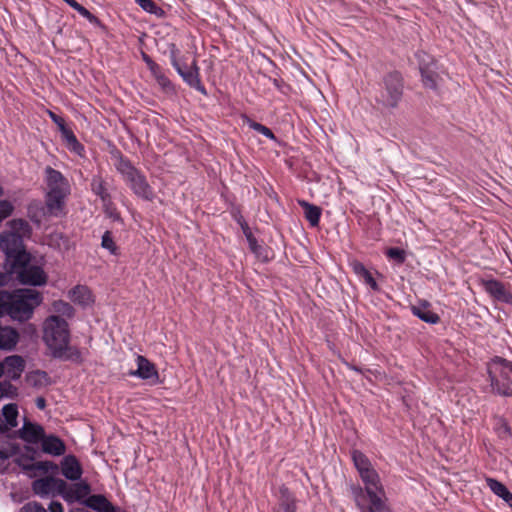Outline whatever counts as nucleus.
<instances>
[{
  "instance_id": "nucleus-1",
  "label": "nucleus",
  "mask_w": 512,
  "mask_h": 512,
  "mask_svg": "<svg viewBox=\"0 0 512 512\" xmlns=\"http://www.w3.org/2000/svg\"><path fill=\"white\" fill-rule=\"evenodd\" d=\"M364 486L349 483L348 490L360 512H394L378 472L372 468L360 474Z\"/></svg>"
},
{
  "instance_id": "nucleus-2",
  "label": "nucleus",
  "mask_w": 512,
  "mask_h": 512,
  "mask_svg": "<svg viewBox=\"0 0 512 512\" xmlns=\"http://www.w3.org/2000/svg\"><path fill=\"white\" fill-rule=\"evenodd\" d=\"M43 340L50 349L53 358L82 364V352L76 346L69 345L70 331L68 323L60 316L52 315L44 322Z\"/></svg>"
},
{
  "instance_id": "nucleus-3",
  "label": "nucleus",
  "mask_w": 512,
  "mask_h": 512,
  "mask_svg": "<svg viewBox=\"0 0 512 512\" xmlns=\"http://www.w3.org/2000/svg\"><path fill=\"white\" fill-rule=\"evenodd\" d=\"M47 192L45 194V205L51 216L59 217L64 213L65 199L70 195V184L68 179L51 166L44 170Z\"/></svg>"
},
{
  "instance_id": "nucleus-4",
  "label": "nucleus",
  "mask_w": 512,
  "mask_h": 512,
  "mask_svg": "<svg viewBox=\"0 0 512 512\" xmlns=\"http://www.w3.org/2000/svg\"><path fill=\"white\" fill-rule=\"evenodd\" d=\"M116 158L115 168L122 175L124 181L132 192L145 201H152L155 197L154 191L148 183L146 176L137 169L132 162L119 150L112 153Z\"/></svg>"
},
{
  "instance_id": "nucleus-5",
  "label": "nucleus",
  "mask_w": 512,
  "mask_h": 512,
  "mask_svg": "<svg viewBox=\"0 0 512 512\" xmlns=\"http://www.w3.org/2000/svg\"><path fill=\"white\" fill-rule=\"evenodd\" d=\"M8 297V316L20 322L31 319L35 308L43 301L42 294L31 288L8 292Z\"/></svg>"
},
{
  "instance_id": "nucleus-6",
  "label": "nucleus",
  "mask_w": 512,
  "mask_h": 512,
  "mask_svg": "<svg viewBox=\"0 0 512 512\" xmlns=\"http://www.w3.org/2000/svg\"><path fill=\"white\" fill-rule=\"evenodd\" d=\"M405 80L402 72L391 70L382 76L376 102L385 109L398 108L404 95Z\"/></svg>"
},
{
  "instance_id": "nucleus-7",
  "label": "nucleus",
  "mask_w": 512,
  "mask_h": 512,
  "mask_svg": "<svg viewBox=\"0 0 512 512\" xmlns=\"http://www.w3.org/2000/svg\"><path fill=\"white\" fill-rule=\"evenodd\" d=\"M512 362L500 356L487 363V375L491 392L503 397H512Z\"/></svg>"
},
{
  "instance_id": "nucleus-8",
  "label": "nucleus",
  "mask_w": 512,
  "mask_h": 512,
  "mask_svg": "<svg viewBox=\"0 0 512 512\" xmlns=\"http://www.w3.org/2000/svg\"><path fill=\"white\" fill-rule=\"evenodd\" d=\"M3 274H9V281L15 276L23 285L43 286L47 283L48 276L42 267L30 264V260L12 265Z\"/></svg>"
},
{
  "instance_id": "nucleus-9",
  "label": "nucleus",
  "mask_w": 512,
  "mask_h": 512,
  "mask_svg": "<svg viewBox=\"0 0 512 512\" xmlns=\"http://www.w3.org/2000/svg\"><path fill=\"white\" fill-rule=\"evenodd\" d=\"M0 248L5 254V270L21 262V260H31V255L25 248L24 240L14 233L5 231L1 234Z\"/></svg>"
},
{
  "instance_id": "nucleus-10",
  "label": "nucleus",
  "mask_w": 512,
  "mask_h": 512,
  "mask_svg": "<svg viewBox=\"0 0 512 512\" xmlns=\"http://www.w3.org/2000/svg\"><path fill=\"white\" fill-rule=\"evenodd\" d=\"M66 489V482L63 479L53 476L36 479L32 482L33 492L41 498L50 494H58L61 496Z\"/></svg>"
},
{
  "instance_id": "nucleus-11",
  "label": "nucleus",
  "mask_w": 512,
  "mask_h": 512,
  "mask_svg": "<svg viewBox=\"0 0 512 512\" xmlns=\"http://www.w3.org/2000/svg\"><path fill=\"white\" fill-rule=\"evenodd\" d=\"M12 456H17L14 459V463L23 471H32L33 461L26 458V454L20 452V447L17 444L8 443L7 448L0 447V473H4L6 471L7 467L4 462Z\"/></svg>"
},
{
  "instance_id": "nucleus-12",
  "label": "nucleus",
  "mask_w": 512,
  "mask_h": 512,
  "mask_svg": "<svg viewBox=\"0 0 512 512\" xmlns=\"http://www.w3.org/2000/svg\"><path fill=\"white\" fill-rule=\"evenodd\" d=\"M170 59L178 74L187 84L192 86V64L188 62V57L181 55L175 44L170 46Z\"/></svg>"
},
{
  "instance_id": "nucleus-13",
  "label": "nucleus",
  "mask_w": 512,
  "mask_h": 512,
  "mask_svg": "<svg viewBox=\"0 0 512 512\" xmlns=\"http://www.w3.org/2000/svg\"><path fill=\"white\" fill-rule=\"evenodd\" d=\"M91 493V485L86 481H80L77 483H74L73 485L69 486L66 483V489L62 492L61 496L67 501L68 503L72 502H79L84 505V501L87 500V498Z\"/></svg>"
},
{
  "instance_id": "nucleus-14",
  "label": "nucleus",
  "mask_w": 512,
  "mask_h": 512,
  "mask_svg": "<svg viewBox=\"0 0 512 512\" xmlns=\"http://www.w3.org/2000/svg\"><path fill=\"white\" fill-rule=\"evenodd\" d=\"M482 286L485 292L496 301L512 304V293L506 289L501 281L496 279L483 280Z\"/></svg>"
},
{
  "instance_id": "nucleus-15",
  "label": "nucleus",
  "mask_w": 512,
  "mask_h": 512,
  "mask_svg": "<svg viewBox=\"0 0 512 512\" xmlns=\"http://www.w3.org/2000/svg\"><path fill=\"white\" fill-rule=\"evenodd\" d=\"M128 374L143 380H148L152 384H156L159 380V375L155 365L144 356L137 357V369L131 370Z\"/></svg>"
},
{
  "instance_id": "nucleus-16",
  "label": "nucleus",
  "mask_w": 512,
  "mask_h": 512,
  "mask_svg": "<svg viewBox=\"0 0 512 512\" xmlns=\"http://www.w3.org/2000/svg\"><path fill=\"white\" fill-rule=\"evenodd\" d=\"M62 475L70 481H78L83 474L82 466L76 456L69 454L63 457L61 463Z\"/></svg>"
},
{
  "instance_id": "nucleus-17",
  "label": "nucleus",
  "mask_w": 512,
  "mask_h": 512,
  "mask_svg": "<svg viewBox=\"0 0 512 512\" xmlns=\"http://www.w3.org/2000/svg\"><path fill=\"white\" fill-rule=\"evenodd\" d=\"M430 308L431 303L425 299L419 300L417 305H410V311L415 317L425 323L435 325L440 322V316Z\"/></svg>"
},
{
  "instance_id": "nucleus-18",
  "label": "nucleus",
  "mask_w": 512,
  "mask_h": 512,
  "mask_svg": "<svg viewBox=\"0 0 512 512\" xmlns=\"http://www.w3.org/2000/svg\"><path fill=\"white\" fill-rule=\"evenodd\" d=\"M45 436L44 428L37 423L25 421L22 428L19 430V437L29 444H37Z\"/></svg>"
},
{
  "instance_id": "nucleus-19",
  "label": "nucleus",
  "mask_w": 512,
  "mask_h": 512,
  "mask_svg": "<svg viewBox=\"0 0 512 512\" xmlns=\"http://www.w3.org/2000/svg\"><path fill=\"white\" fill-rule=\"evenodd\" d=\"M84 506L96 512H125L120 507L114 506L105 495L93 494L84 501Z\"/></svg>"
},
{
  "instance_id": "nucleus-20",
  "label": "nucleus",
  "mask_w": 512,
  "mask_h": 512,
  "mask_svg": "<svg viewBox=\"0 0 512 512\" xmlns=\"http://www.w3.org/2000/svg\"><path fill=\"white\" fill-rule=\"evenodd\" d=\"M277 498L278 510L275 512H297V498L286 485L279 487Z\"/></svg>"
},
{
  "instance_id": "nucleus-21",
  "label": "nucleus",
  "mask_w": 512,
  "mask_h": 512,
  "mask_svg": "<svg viewBox=\"0 0 512 512\" xmlns=\"http://www.w3.org/2000/svg\"><path fill=\"white\" fill-rule=\"evenodd\" d=\"M41 451L52 456H61L66 451V445L58 436L50 434L43 437L40 441Z\"/></svg>"
},
{
  "instance_id": "nucleus-22",
  "label": "nucleus",
  "mask_w": 512,
  "mask_h": 512,
  "mask_svg": "<svg viewBox=\"0 0 512 512\" xmlns=\"http://www.w3.org/2000/svg\"><path fill=\"white\" fill-rule=\"evenodd\" d=\"M242 232L248 242L250 251L262 262H265V263L269 262L270 259L267 255L266 247H264L258 243L256 237L253 235L247 222H243Z\"/></svg>"
},
{
  "instance_id": "nucleus-23",
  "label": "nucleus",
  "mask_w": 512,
  "mask_h": 512,
  "mask_svg": "<svg viewBox=\"0 0 512 512\" xmlns=\"http://www.w3.org/2000/svg\"><path fill=\"white\" fill-rule=\"evenodd\" d=\"M2 365L4 368V374L10 380H18L25 368V361L19 355H11L5 358Z\"/></svg>"
},
{
  "instance_id": "nucleus-24",
  "label": "nucleus",
  "mask_w": 512,
  "mask_h": 512,
  "mask_svg": "<svg viewBox=\"0 0 512 512\" xmlns=\"http://www.w3.org/2000/svg\"><path fill=\"white\" fill-rule=\"evenodd\" d=\"M349 265L352 268L354 274L357 275V277L366 285H368L373 291H380V286L378 285L377 281L362 262L355 259L352 260Z\"/></svg>"
},
{
  "instance_id": "nucleus-25",
  "label": "nucleus",
  "mask_w": 512,
  "mask_h": 512,
  "mask_svg": "<svg viewBox=\"0 0 512 512\" xmlns=\"http://www.w3.org/2000/svg\"><path fill=\"white\" fill-rule=\"evenodd\" d=\"M19 337V332L15 328L0 325V350H14L19 341Z\"/></svg>"
},
{
  "instance_id": "nucleus-26",
  "label": "nucleus",
  "mask_w": 512,
  "mask_h": 512,
  "mask_svg": "<svg viewBox=\"0 0 512 512\" xmlns=\"http://www.w3.org/2000/svg\"><path fill=\"white\" fill-rule=\"evenodd\" d=\"M299 206L304 211V217L311 227H318L322 215V208L306 200H298Z\"/></svg>"
},
{
  "instance_id": "nucleus-27",
  "label": "nucleus",
  "mask_w": 512,
  "mask_h": 512,
  "mask_svg": "<svg viewBox=\"0 0 512 512\" xmlns=\"http://www.w3.org/2000/svg\"><path fill=\"white\" fill-rule=\"evenodd\" d=\"M7 225L9 227L8 232L14 233L20 238L29 239L32 236L33 229L29 222L22 218L12 219L7 222Z\"/></svg>"
},
{
  "instance_id": "nucleus-28",
  "label": "nucleus",
  "mask_w": 512,
  "mask_h": 512,
  "mask_svg": "<svg viewBox=\"0 0 512 512\" xmlns=\"http://www.w3.org/2000/svg\"><path fill=\"white\" fill-rule=\"evenodd\" d=\"M485 481L489 489L512 508V493L508 488L502 482L492 477H486Z\"/></svg>"
},
{
  "instance_id": "nucleus-29",
  "label": "nucleus",
  "mask_w": 512,
  "mask_h": 512,
  "mask_svg": "<svg viewBox=\"0 0 512 512\" xmlns=\"http://www.w3.org/2000/svg\"><path fill=\"white\" fill-rule=\"evenodd\" d=\"M26 382L33 388H42L51 385V379L46 371L34 370L26 374Z\"/></svg>"
},
{
  "instance_id": "nucleus-30",
  "label": "nucleus",
  "mask_w": 512,
  "mask_h": 512,
  "mask_svg": "<svg viewBox=\"0 0 512 512\" xmlns=\"http://www.w3.org/2000/svg\"><path fill=\"white\" fill-rule=\"evenodd\" d=\"M91 191L100 198L101 202H107L112 199L109 193L106 182L100 175H94L90 182Z\"/></svg>"
},
{
  "instance_id": "nucleus-31",
  "label": "nucleus",
  "mask_w": 512,
  "mask_h": 512,
  "mask_svg": "<svg viewBox=\"0 0 512 512\" xmlns=\"http://www.w3.org/2000/svg\"><path fill=\"white\" fill-rule=\"evenodd\" d=\"M351 458L354 464L355 469L358 474H362L365 471H368L372 468V463L370 459L360 450L354 449L351 451Z\"/></svg>"
},
{
  "instance_id": "nucleus-32",
  "label": "nucleus",
  "mask_w": 512,
  "mask_h": 512,
  "mask_svg": "<svg viewBox=\"0 0 512 512\" xmlns=\"http://www.w3.org/2000/svg\"><path fill=\"white\" fill-rule=\"evenodd\" d=\"M70 298L74 303L88 305L92 301L91 291L88 287L77 285L70 291Z\"/></svg>"
},
{
  "instance_id": "nucleus-33",
  "label": "nucleus",
  "mask_w": 512,
  "mask_h": 512,
  "mask_svg": "<svg viewBox=\"0 0 512 512\" xmlns=\"http://www.w3.org/2000/svg\"><path fill=\"white\" fill-rule=\"evenodd\" d=\"M415 58L417 59L420 72L434 69L435 67H437L436 59L432 55L423 50H418L415 53Z\"/></svg>"
},
{
  "instance_id": "nucleus-34",
  "label": "nucleus",
  "mask_w": 512,
  "mask_h": 512,
  "mask_svg": "<svg viewBox=\"0 0 512 512\" xmlns=\"http://www.w3.org/2000/svg\"><path fill=\"white\" fill-rule=\"evenodd\" d=\"M244 122L250 129L262 134L263 136H265L266 138H268L272 141L278 142V138L276 137L274 132L267 126L254 121L253 119H251L248 116H245Z\"/></svg>"
},
{
  "instance_id": "nucleus-35",
  "label": "nucleus",
  "mask_w": 512,
  "mask_h": 512,
  "mask_svg": "<svg viewBox=\"0 0 512 512\" xmlns=\"http://www.w3.org/2000/svg\"><path fill=\"white\" fill-rule=\"evenodd\" d=\"M62 139L65 142L66 147L68 148L69 151H71L79 156H83V154L85 152V148L78 141V139L76 138V136L72 130H70L65 135H63Z\"/></svg>"
},
{
  "instance_id": "nucleus-36",
  "label": "nucleus",
  "mask_w": 512,
  "mask_h": 512,
  "mask_svg": "<svg viewBox=\"0 0 512 512\" xmlns=\"http://www.w3.org/2000/svg\"><path fill=\"white\" fill-rule=\"evenodd\" d=\"M438 67L434 69L425 70L420 72L421 81L425 88L436 91L438 89L437 80L439 79V74L437 73Z\"/></svg>"
},
{
  "instance_id": "nucleus-37",
  "label": "nucleus",
  "mask_w": 512,
  "mask_h": 512,
  "mask_svg": "<svg viewBox=\"0 0 512 512\" xmlns=\"http://www.w3.org/2000/svg\"><path fill=\"white\" fill-rule=\"evenodd\" d=\"M142 58L144 62L147 64L151 73L158 79V82L162 86L166 87L170 82L165 76L162 75L161 67L157 63H155L149 55L145 53H142Z\"/></svg>"
},
{
  "instance_id": "nucleus-38",
  "label": "nucleus",
  "mask_w": 512,
  "mask_h": 512,
  "mask_svg": "<svg viewBox=\"0 0 512 512\" xmlns=\"http://www.w3.org/2000/svg\"><path fill=\"white\" fill-rule=\"evenodd\" d=\"M494 429L500 439L507 440L509 438H512L511 426L504 417L499 416L496 418V424Z\"/></svg>"
},
{
  "instance_id": "nucleus-39",
  "label": "nucleus",
  "mask_w": 512,
  "mask_h": 512,
  "mask_svg": "<svg viewBox=\"0 0 512 512\" xmlns=\"http://www.w3.org/2000/svg\"><path fill=\"white\" fill-rule=\"evenodd\" d=\"M2 414L10 427L17 426L18 407L16 404H6L2 408Z\"/></svg>"
},
{
  "instance_id": "nucleus-40",
  "label": "nucleus",
  "mask_w": 512,
  "mask_h": 512,
  "mask_svg": "<svg viewBox=\"0 0 512 512\" xmlns=\"http://www.w3.org/2000/svg\"><path fill=\"white\" fill-rule=\"evenodd\" d=\"M385 256L397 265H403L406 261V251L400 247H389L384 252Z\"/></svg>"
},
{
  "instance_id": "nucleus-41",
  "label": "nucleus",
  "mask_w": 512,
  "mask_h": 512,
  "mask_svg": "<svg viewBox=\"0 0 512 512\" xmlns=\"http://www.w3.org/2000/svg\"><path fill=\"white\" fill-rule=\"evenodd\" d=\"M101 247L108 250L112 255L119 254V248L113 239L111 231L109 230L105 231L102 235Z\"/></svg>"
},
{
  "instance_id": "nucleus-42",
  "label": "nucleus",
  "mask_w": 512,
  "mask_h": 512,
  "mask_svg": "<svg viewBox=\"0 0 512 512\" xmlns=\"http://www.w3.org/2000/svg\"><path fill=\"white\" fill-rule=\"evenodd\" d=\"M135 2L146 12L156 15V16H162L164 14V11L161 7H159L154 1L152 0H135Z\"/></svg>"
},
{
  "instance_id": "nucleus-43",
  "label": "nucleus",
  "mask_w": 512,
  "mask_h": 512,
  "mask_svg": "<svg viewBox=\"0 0 512 512\" xmlns=\"http://www.w3.org/2000/svg\"><path fill=\"white\" fill-rule=\"evenodd\" d=\"M102 207L105 215L108 218L112 219L113 221L122 222V217L112 199L108 200L107 202H103Z\"/></svg>"
},
{
  "instance_id": "nucleus-44",
  "label": "nucleus",
  "mask_w": 512,
  "mask_h": 512,
  "mask_svg": "<svg viewBox=\"0 0 512 512\" xmlns=\"http://www.w3.org/2000/svg\"><path fill=\"white\" fill-rule=\"evenodd\" d=\"M75 11H77L81 16L86 18L89 23L95 25V26H101V21L98 17H96L94 14H92L88 9H86L83 5L77 3V5L73 8Z\"/></svg>"
},
{
  "instance_id": "nucleus-45",
  "label": "nucleus",
  "mask_w": 512,
  "mask_h": 512,
  "mask_svg": "<svg viewBox=\"0 0 512 512\" xmlns=\"http://www.w3.org/2000/svg\"><path fill=\"white\" fill-rule=\"evenodd\" d=\"M54 309L58 313H61L62 315L69 318L73 317L75 312L73 306H71L68 302L62 300L54 302Z\"/></svg>"
},
{
  "instance_id": "nucleus-46",
  "label": "nucleus",
  "mask_w": 512,
  "mask_h": 512,
  "mask_svg": "<svg viewBox=\"0 0 512 512\" xmlns=\"http://www.w3.org/2000/svg\"><path fill=\"white\" fill-rule=\"evenodd\" d=\"M48 114L52 122L57 125L61 133V137L71 130L70 128L67 127L65 120L61 116L57 115L52 111H48Z\"/></svg>"
},
{
  "instance_id": "nucleus-47",
  "label": "nucleus",
  "mask_w": 512,
  "mask_h": 512,
  "mask_svg": "<svg viewBox=\"0 0 512 512\" xmlns=\"http://www.w3.org/2000/svg\"><path fill=\"white\" fill-rule=\"evenodd\" d=\"M34 470H39V471H42L43 473H47L50 470H52V471L58 470V466L55 463H53L52 461H39V462L32 463V471H34Z\"/></svg>"
},
{
  "instance_id": "nucleus-48",
  "label": "nucleus",
  "mask_w": 512,
  "mask_h": 512,
  "mask_svg": "<svg viewBox=\"0 0 512 512\" xmlns=\"http://www.w3.org/2000/svg\"><path fill=\"white\" fill-rule=\"evenodd\" d=\"M16 392L14 387L9 381L0 382V397H10Z\"/></svg>"
},
{
  "instance_id": "nucleus-49",
  "label": "nucleus",
  "mask_w": 512,
  "mask_h": 512,
  "mask_svg": "<svg viewBox=\"0 0 512 512\" xmlns=\"http://www.w3.org/2000/svg\"><path fill=\"white\" fill-rule=\"evenodd\" d=\"M194 89L199 91L203 95H207V90L199 78V68L196 66L195 63H194Z\"/></svg>"
},
{
  "instance_id": "nucleus-50",
  "label": "nucleus",
  "mask_w": 512,
  "mask_h": 512,
  "mask_svg": "<svg viewBox=\"0 0 512 512\" xmlns=\"http://www.w3.org/2000/svg\"><path fill=\"white\" fill-rule=\"evenodd\" d=\"M20 512H47L46 509L38 502H29L25 504Z\"/></svg>"
},
{
  "instance_id": "nucleus-51",
  "label": "nucleus",
  "mask_w": 512,
  "mask_h": 512,
  "mask_svg": "<svg viewBox=\"0 0 512 512\" xmlns=\"http://www.w3.org/2000/svg\"><path fill=\"white\" fill-rule=\"evenodd\" d=\"M8 291H0V317L8 315Z\"/></svg>"
},
{
  "instance_id": "nucleus-52",
  "label": "nucleus",
  "mask_w": 512,
  "mask_h": 512,
  "mask_svg": "<svg viewBox=\"0 0 512 512\" xmlns=\"http://www.w3.org/2000/svg\"><path fill=\"white\" fill-rule=\"evenodd\" d=\"M23 453L26 454L27 455L26 458L30 459L31 461H34L39 456L38 450L30 445L24 446Z\"/></svg>"
},
{
  "instance_id": "nucleus-53",
  "label": "nucleus",
  "mask_w": 512,
  "mask_h": 512,
  "mask_svg": "<svg viewBox=\"0 0 512 512\" xmlns=\"http://www.w3.org/2000/svg\"><path fill=\"white\" fill-rule=\"evenodd\" d=\"M269 79L277 90L284 93L283 88L286 87L287 85L285 84V82L282 79L271 78V77Z\"/></svg>"
},
{
  "instance_id": "nucleus-54",
  "label": "nucleus",
  "mask_w": 512,
  "mask_h": 512,
  "mask_svg": "<svg viewBox=\"0 0 512 512\" xmlns=\"http://www.w3.org/2000/svg\"><path fill=\"white\" fill-rule=\"evenodd\" d=\"M48 509L50 512H64L63 506L59 501H51Z\"/></svg>"
},
{
  "instance_id": "nucleus-55",
  "label": "nucleus",
  "mask_w": 512,
  "mask_h": 512,
  "mask_svg": "<svg viewBox=\"0 0 512 512\" xmlns=\"http://www.w3.org/2000/svg\"><path fill=\"white\" fill-rule=\"evenodd\" d=\"M35 405L39 410H44L46 408V399L42 396L37 397L35 400Z\"/></svg>"
},
{
  "instance_id": "nucleus-56",
  "label": "nucleus",
  "mask_w": 512,
  "mask_h": 512,
  "mask_svg": "<svg viewBox=\"0 0 512 512\" xmlns=\"http://www.w3.org/2000/svg\"><path fill=\"white\" fill-rule=\"evenodd\" d=\"M9 283V274H3L0 272V286H4Z\"/></svg>"
},
{
  "instance_id": "nucleus-57",
  "label": "nucleus",
  "mask_w": 512,
  "mask_h": 512,
  "mask_svg": "<svg viewBox=\"0 0 512 512\" xmlns=\"http://www.w3.org/2000/svg\"><path fill=\"white\" fill-rule=\"evenodd\" d=\"M235 220L240 225L241 228H242L243 222H246L245 219L243 218V216L240 214L238 216H235Z\"/></svg>"
},
{
  "instance_id": "nucleus-58",
  "label": "nucleus",
  "mask_w": 512,
  "mask_h": 512,
  "mask_svg": "<svg viewBox=\"0 0 512 512\" xmlns=\"http://www.w3.org/2000/svg\"><path fill=\"white\" fill-rule=\"evenodd\" d=\"M66 4H68L71 8H74L75 5H77L76 0H63Z\"/></svg>"
},
{
  "instance_id": "nucleus-59",
  "label": "nucleus",
  "mask_w": 512,
  "mask_h": 512,
  "mask_svg": "<svg viewBox=\"0 0 512 512\" xmlns=\"http://www.w3.org/2000/svg\"><path fill=\"white\" fill-rule=\"evenodd\" d=\"M349 368L353 371H356L358 373H361L362 372V369L359 368L358 366H355V365H350Z\"/></svg>"
},
{
  "instance_id": "nucleus-60",
  "label": "nucleus",
  "mask_w": 512,
  "mask_h": 512,
  "mask_svg": "<svg viewBox=\"0 0 512 512\" xmlns=\"http://www.w3.org/2000/svg\"><path fill=\"white\" fill-rule=\"evenodd\" d=\"M4 366L2 365V363H0V378L2 377V375H4Z\"/></svg>"
},
{
  "instance_id": "nucleus-61",
  "label": "nucleus",
  "mask_w": 512,
  "mask_h": 512,
  "mask_svg": "<svg viewBox=\"0 0 512 512\" xmlns=\"http://www.w3.org/2000/svg\"><path fill=\"white\" fill-rule=\"evenodd\" d=\"M6 430H7V427L5 425L0 424V431L3 432Z\"/></svg>"
},
{
  "instance_id": "nucleus-62",
  "label": "nucleus",
  "mask_w": 512,
  "mask_h": 512,
  "mask_svg": "<svg viewBox=\"0 0 512 512\" xmlns=\"http://www.w3.org/2000/svg\"><path fill=\"white\" fill-rule=\"evenodd\" d=\"M4 194L3 188L0 186V196Z\"/></svg>"
}]
</instances>
